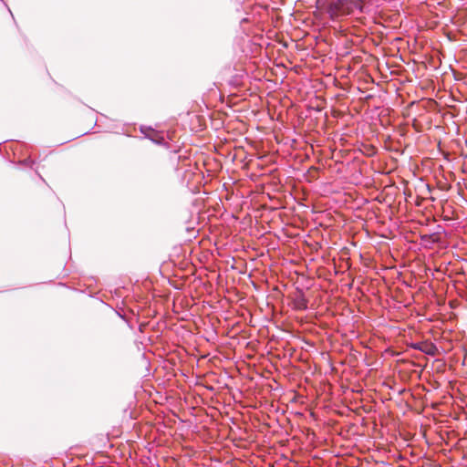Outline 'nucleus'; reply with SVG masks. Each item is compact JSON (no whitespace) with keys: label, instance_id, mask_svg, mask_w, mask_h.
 Instances as JSON below:
<instances>
[{"label":"nucleus","instance_id":"7ed1b4c3","mask_svg":"<svg viewBox=\"0 0 467 467\" xmlns=\"http://www.w3.org/2000/svg\"><path fill=\"white\" fill-rule=\"evenodd\" d=\"M296 307L300 310H304L307 308V302L306 300L301 296L297 298L295 302Z\"/></svg>","mask_w":467,"mask_h":467},{"label":"nucleus","instance_id":"f257e3e1","mask_svg":"<svg viewBox=\"0 0 467 467\" xmlns=\"http://www.w3.org/2000/svg\"><path fill=\"white\" fill-rule=\"evenodd\" d=\"M366 0H334L327 5V12L332 20L354 15L356 12L364 13Z\"/></svg>","mask_w":467,"mask_h":467},{"label":"nucleus","instance_id":"f03ea898","mask_svg":"<svg viewBox=\"0 0 467 467\" xmlns=\"http://www.w3.org/2000/svg\"><path fill=\"white\" fill-rule=\"evenodd\" d=\"M410 348L430 356H435L438 352L437 347L433 343L428 341L412 343L410 344Z\"/></svg>","mask_w":467,"mask_h":467}]
</instances>
